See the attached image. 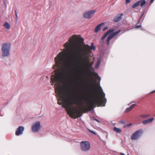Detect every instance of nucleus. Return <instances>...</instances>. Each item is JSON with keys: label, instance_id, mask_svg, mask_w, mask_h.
Here are the masks:
<instances>
[{"label": "nucleus", "instance_id": "obj_1", "mask_svg": "<svg viewBox=\"0 0 155 155\" xmlns=\"http://www.w3.org/2000/svg\"><path fill=\"white\" fill-rule=\"evenodd\" d=\"M83 42H66L63 46L65 49H61L55 58V65L53 66L54 69L57 68L58 71L61 69L64 73L63 76L58 72L52 75L51 78V84H54L55 91L58 96V104L62 105V107L65 108L68 114L74 119L81 116L84 109L81 106L79 110L72 107L77 102L71 94L70 86L66 84L72 61L76 58V54L80 49L81 44Z\"/></svg>", "mask_w": 155, "mask_h": 155}, {"label": "nucleus", "instance_id": "obj_2", "mask_svg": "<svg viewBox=\"0 0 155 155\" xmlns=\"http://www.w3.org/2000/svg\"><path fill=\"white\" fill-rule=\"evenodd\" d=\"M92 85L96 89L98 90L100 94V96L93 98L90 101L88 105L91 108H94L97 105H99L104 106L105 105L103 104L106 102L107 99L105 98V94L100 85V82L96 83V80L92 78Z\"/></svg>", "mask_w": 155, "mask_h": 155}, {"label": "nucleus", "instance_id": "obj_3", "mask_svg": "<svg viewBox=\"0 0 155 155\" xmlns=\"http://www.w3.org/2000/svg\"><path fill=\"white\" fill-rule=\"evenodd\" d=\"M84 58H81V60H78V68L81 69H84L86 66L89 68L93 65L94 62L91 61L90 63V61L88 60V58L86 55H84Z\"/></svg>", "mask_w": 155, "mask_h": 155}, {"label": "nucleus", "instance_id": "obj_4", "mask_svg": "<svg viewBox=\"0 0 155 155\" xmlns=\"http://www.w3.org/2000/svg\"><path fill=\"white\" fill-rule=\"evenodd\" d=\"M114 30L113 28L109 30L101 38V40H103L108 35H109L107 40V45H109L110 40L120 32V30H119L116 32H114Z\"/></svg>", "mask_w": 155, "mask_h": 155}, {"label": "nucleus", "instance_id": "obj_5", "mask_svg": "<svg viewBox=\"0 0 155 155\" xmlns=\"http://www.w3.org/2000/svg\"><path fill=\"white\" fill-rule=\"evenodd\" d=\"M11 49V44L9 42L3 43L1 47V55L4 57L9 56Z\"/></svg>", "mask_w": 155, "mask_h": 155}, {"label": "nucleus", "instance_id": "obj_6", "mask_svg": "<svg viewBox=\"0 0 155 155\" xmlns=\"http://www.w3.org/2000/svg\"><path fill=\"white\" fill-rule=\"evenodd\" d=\"M91 50H95L96 49L95 47L94 46L93 43H91V46L86 45L83 48V55H86L91 52Z\"/></svg>", "mask_w": 155, "mask_h": 155}, {"label": "nucleus", "instance_id": "obj_7", "mask_svg": "<svg viewBox=\"0 0 155 155\" xmlns=\"http://www.w3.org/2000/svg\"><path fill=\"white\" fill-rule=\"evenodd\" d=\"M80 145L81 149L83 151H87L90 149V144L87 141H82L81 142Z\"/></svg>", "mask_w": 155, "mask_h": 155}, {"label": "nucleus", "instance_id": "obj_8", "mask_svg": "<svg viewBox=\"0 0 155 155\" xmlns=\"http://www.w3.org/2000/svg\"><path fill=\"white\" fill-rule=\"evenodd\" d=\"M96 12V11L94 10L85 11L83 13V15L84 18L90 19L92 17Z\"/></svg>", "mask_w": 155, "mask_h": 155}, {"label": "nucleus", "instance_id": "obj_9", "mask_svg": "<svg viewBox=\"0 0 155 155\" xmlns=\"http://www.w3.org/2000/svg\"><path fill=\"white\" fill-rule=\"evenodd\" d=\"M143 133V130L140 129L134 133L131 136V139L132 140H137L141 136Z\"/></svg>", "mask_w": 155, "mask_h": 155}, {"label": "nucleus", "instance_id": "obj_10", "mask_svg": "<svg viewBox=\"0 0 155 155\" xmlns=\"http://www.w3.org/2000/svg\"><path fill=\"white\" fill-rule=\"evenodd\" d=\"M40 123L39 121H37L34 122L32 126V130L34 132H38L41 127Z\"/></svg>", "mask_w": 155, "mask_h": 155}, {"label": "nucleus", "instance_id": "obj_11", "mask_svg": "<svg viewBox=\"0 0 155 155\" xmlns=\"http://www.w3.org/2000/svg\"><path fill=\"white\" fill-rule=\"evenodd\" d=\"M146 3V2L145 0H141L134 3L132 6V8H134L137 7L139 6L140 4L141 7H143Z\"/></svg>", "mask_w": 155, "mask_h": 155}, {"label": "nucleus", "instance_id": "obj_12", "mask_svg": "<svg viewBox=\"0 0 155 155\" xmlns=\"http://www.w3.org/2000/svg\"><path fill=\"white\" fill-rule=\"evenodd\" d=\"M24 130V127L22 126H19L15 132V135L18 136L22 135Z\"/></svg>", "mask_w": 155, "mask_h": 155}, {"label": "nucleus", "instance_id": "obj_13", "mask_svg": "<svg viewBox=\"0 0 155 155\" xmlns=\"http://www.w3.org/2000/svg\"><path fill=\"white\" fill-rule=\"evenodd\" d=\"M123 16V14H122L117 15V16L114 18L113 19V21L115 22H117L119 21L122 18Z\"/></svg>", "mask_w": 155, "mask_h": 155}, {"label": "nucleus", "instance_id": "obj_14", "mask_svg": "<svg viewBox=\"0 0 155 155\" xmlns=\"http://www.w3.org/2000/svg\"><path fill=\"white\" fill-rule=\"evenodd\" d=\"M153 117L149 119L148 120H144L143 121L142 123L144 124H147L151 123L153 120Z\"/></svg>", "mask_w": 155, "mask_h": 155}, {"label": "nucleus", "instance_id": "obj_15", "mask_svg": "<svg viewBox=\"0 0 155 155\" xmlns=\"http://www.w3.org/2000/svg\"><path fill=\"white\" fill-rule=\"evenodd\" d=\"M104 24V23L100 24L95 28L94 31L95 32H98L101 29V27Z\"/></svg>", "mask_w": 155, "mask_h": 155}, {"label": "nucleus", "instance_id": "obj_16", "mask_svg": "<svg viewBox=\"0 0 155 155\" xmlns=\"http://www.w3.org/2000/svg\"><path fill=\"white\" fill-rule=\"evenodd\" d=\"M3 25L5 28L7 29H9L11 28V25L10 24L7 22H5V23L3 24Z\"/></svg>", "mask_w": 155, "mask_h": 155}, {"label": "nucleus", "instance_id": "obj_17", "mask_svg": "<svg viewBox=\"0 0 155 155\" xmlns=\"http://www.w3.org/2000/svg\"><path fill=\"white\" fill-rule=\"evenodd\" d=\"M114 131L117 133H119L122 132V130L121 129L115 127L113 129Z\"/></svg>", "mask_w": 155, "mask_h": 155}, {"label": "nucleus", "instance_id": "obj_18", "mask_svg": "<svg viewBox=\"0 0 155 155\" xmlns=\"http://www.w3.org/2000/svg\"><path fill=\"white\" fill-rule=\"evenodd\" d=\"M93 75L96 79H98L99 81L101 80V78L98 76L97 73H94Z\"/></svg>", "mask_w": 155, "mask_h": 155}, {"label": "nucleus", "instance_id": "obj_19", "mask_svg": "<svg viewBox=\"0 0 155 155\" xmlns=\"http://www.w3.org/2000/svg\"><path fill=\"white\" fill-rule=\"evenodd\" d=\"M100 64V60L99 59L98 60L96 64V65H95V68H97L99 66Z\"/></svg>", "mask_w": 155, "mask_h": 155}, {"label": "nucleus", "instance_id": "obj_20", "mask_svg": "<svg viewBox=\"0 0 155 155\" xmlns=\"http://www.w3.org/2000/svg\"><path fill=\"white\" fill-rule=\"evenodd\" d=\"M119 123L120 124H124L125 123V120H121L119 121Z\"/></svg>", "mask_w": 155, "mask_h": 155}, {"label": "nucleus", "instance_id": "obj_21", "mask_svg": "<svg viewBox=\"0 0 155 155\" xmlns=\"http://www.w3.org/2000/svg\"><path fill=\"white\" fill-rule=\"evenodd\" d=\"M148 116V115L143 114L140 115V116L141 117L144 118L147 117Z\"/></svg>", "mask_w": 155, "mask_h": 155}, {"label": "nucleus", "instance_id": "obj_22", "mask_svg": "<svg viewBox=\"0 0 155 155\" xmlns=\"http://www.w3.org/2000/svg\"><path fill=\"white\" fill-rule=\"evenodd\" d=\"M135 105V104H133L132 105H131L130 107V109L131 110L133 108H134Z\"/></svg>", "mask_w": 155, "mask_h": 155}, {"label": "nucleus", "instance_id": "obj_23", "mask_svg": "<svg viewBox=\"0 0 155 155\" xmlns=\"http://www.w3.org/2000/svg\"><path fill=\"white\" fill-rule=\"evenodd\" d=\"M131 110L130 109V108H127L125 110V112H127L130 111Z\"/></svg>", "mask_w": 155, "mask_h": 155}, {"label": "nucleus", "instance_id": "obj_24", "mask_svg": "<svg viewBox=\"0 0 155 155\" xmlns=\"http://www.w3.org/2000/svg\"><path fill=\"white\" fill-rule=\"evenodd\" d=\"M15 15L16 16V20H17V19L18 15H17V12L16 11H15Z\"/></svg>", "mask_w": 155, "mask_h": 155}, {"label": "nucleus", "instance_id": "obj_25", "mask_svg": "<svg viewBox=\"0 0 155 155\" xmlns=\"http://www.w3.org/2000/svg\"><path fill=\"white\" fill-rule=\"evenodd\" d=\"M125 1L126 4L130 3V0H125Z\"/></svg>", "mask_w": 155, "mask_h": 155}, {"label": "nucleus", "instance_id": "obj_26", "mask_svg": "<svg viewBox=\"0 0 155 155\" xmlns=\"http://www.w3.org/2000/svg\"><path fill=\"white\" fill-rule=\"evenodd\" d=\"M132 125V124H127V125H126L125 126V127H130V126H131Z\"/></svg>", "mask_w": 155, "mask_h": 155}, {"label": "nucleus", "instance_id": "obj_27", "mask_svg": "<svg viewBox=\"0 0 155 155\" xmlns=\"http://www.w3.org/2000/svg\"><path fill=\"white\" fill-rule=\"evenodd\" d=\"M141 27V26L140 25H139L136 26L135 27V28H140Z\"/></svg>", "mask_w": 155, "mask_h": 155}, {"label": "nucleus", "instance_id": "obj_28", "mask_svg": "<svg viewBox=\"0 0 155 155\" xmlns=\"http://www.w3.org/2000/svg\"><path fill=\"white\" fill-rule=\"evenodd\" d=\"M90 131L91 133H92L93 134H96V133H95L93 131H91V130H90Z\"/></svg>", "mask_w": 155, "mask_h": 155}, {"label": "nucleus", "instance_id": "obj_29", "mask_svg": "<svg viewBox=\"0 0 155 155\" xmlns=\"http://www.w3.org/2000/svg\"><path fill=\"white\" fill-rule=\"evenodd\" d=\"M107 27H106L104 28L103 29V31H104L106 29H107Z\"/></svg>", "mask_w": 155, "mask_h": 155}, {"label": "nucleus", "instance_id": "obj_30", "mask_svg": "<svg viewBox=\"0 0 155 155\" xmlns=\"http://www.w3.org/2000/svg\"><path fill=\"white\" fill-rule=\"evenodd\" d=\"M154 0H150V3H152L154 1Z\"/></svg>", "mask_w": 155, "mask_h": 155}, {"label": "nucleus", "instance_id": "obj_31", "mask_svg": "<svg viewBox=\"0 0 155 155\" xmlns=\"http://www.w3.org/2000/svg\"><path fill=\"white\" fill-rule=\"evenodd\" d=\"M94 120L98 122H100L97 119H95Z\"/></svg>", "mask_w": 155, "mask_h": 155}, {"label": "nucleus", "instance_id": "obj_32", "mask_svg": "<svg viewBox=\"0 0 155 155\" xmlns=\"http://www.w3.org/2000/svg\"><path fill=\"white\" fill-rule=\"evenodd\" d=\"M143 14H144V13H143L142 14V15H141V17H140V18H141L142 17V16L143 15ZM140 19H139V21H140Z\"/></svg>", "mask_w": 155, "mask_h": 155}, {"label": "nucleus", "instance_id": "obj_33", "mask_svg": "<svg viewBox=\"0 0 155 155\" xmlns=\"http://www.w3.org/2000/svg\"><path fill=\"white\" fill-rule=\"evenodd\" d=\"M155 92V90L150 92V93H152Z\"/></svg>", "mask_w": 155, "mask_h": 155}, {"label": "nucleus", "instance_id": "obj_34", "mask_svg": "<svg viewBox=\"0 0 155 155\" xmlns=\"http://www.w3.org/2000/svg\"><path fill=\"white\" fill-rule=\"evenodd\" d=\"M120 154L121 155H125L124 153H121Z\"/></svg>", "mask_w": 155, "mask_h": 155}]
</instances>
